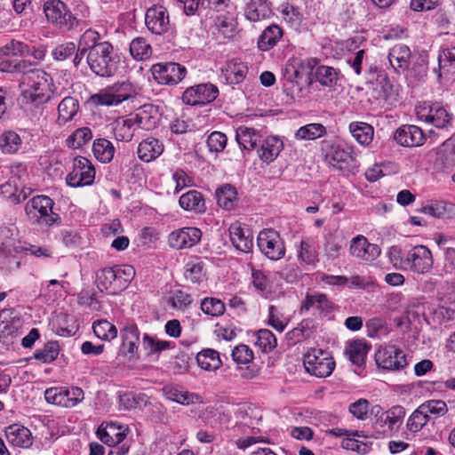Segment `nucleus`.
<instances>
[{"label": "nucleus", "mask_w": 455, "mask_h": 455, "mask_svg": "<svg viewBox=\"0 0 455 455\" xmlns=\"http://www.w3.org/2000/svg\"><path fill=\"white\" fill-rule=\"evenodd\" d=\"M316 81L323 86L333 87L338 81V72L335 68L329 66H319L315 72Z\"/></svg>", "instance_id": "50"}, {"label": "nucleus", "mask_w": 455, "mask_h": 455, "mask_svg": "<svg viewBox=\"0 0 455 455\" xmlns=\"http://www.w3.org/2000/svg\"><path fill=\"white\" fill-rule=\"evenodd\" d=\"M95 179V169L85 157L76 156L73 162V170L67 175V184L73 188L92 185Z\"/></svg>", "instance_id": "11"}, {"label": "nucleus", "mask_w": 455, "mask_h": 455, "mask_svg": "<svg viewBox=\"0 0 455 455\" xmlns=\"http://www.w3.org/2000/svg\"><path fill=\"white\" fill-rule=\"evenodd\" d=\"M326 134V128L319 123H312L299 127L294 136L299 140H314Z\"/></svg>", "instance_id": "43"}, {"label": "nucleus", "mask_w": 455, "mask_h": 455, "mask_svg": "<svg viewBox=\"0 0 455 455\" xmlns=\"http://www.w3.org/2000/svg\"><path fill=\"white\" fill-rule=\"evenodd\" d=\"M375 361L379 367L388 371H399L407 365L404 353L395 345L380 347L375 353Z\"/></svg>", "instance_id": "13"}, {"label": "nucleus", "mask_w": 455, "mask_h": 455, "mask_svg": "<svg viewBox=\"0 0 455 455\" xmlns=\"http://www.w3.org/2000/svg\"><path fill=\"white\" fill-rule=\"evenodd\" d=\"M22 87L20 104L26 110L38 108L47 103L52 94L53 81L52 76L42 69H35L22 75L20 81Z\"/></svg>", "instance_id": "1"}, {"label": "nucleus", "mask_w": 455, "mask_h": 455, "mask_svg": "<svg viewBox=\"0 0 455 455\" xmlns=\"http://www.w3.org/2000/svg\"><path fill=\"white\" fill-rule=\"evenodd\" d=\"M298 258L301 263L308 266H315L318 261L317 251L307 240L300 242Z\"/></svg>", "instance_id": "57"}, {"label": "nucleus", "mask_w": 455, "mask_h": 455, "mask_svg": "<svg viewBox=\"0 0 455 455\" xmlns=\"http://www.w3.org/2000/svg\"><path fill=\"white\" fill-rule=\"evenodd\" d=\"M164 152V144L154 137H148L143 140L138 146L137 154L139 158L146 163H149Z\"/></svg>", "instance_id": "28"}, {"label": "nucleus", "mask_w": 455, "mask_h": 455, "mask_svg": "<svg viewBox=\"0 0 455 455\" xmlns=\"http://www.w3.org/2000/svg\"><path fill=\"white\" fill-rule=\"evenodd\" d=\"M303 364L307 372L317 378L331 374L335 363L328 353L322 349H312L304 356Z\"/></svg>", "instance_id": "8"}, {"label": "nucleus", "mask_w": 455, "mask_h": 455, "mask_svg": "<svg viewBox=\"0 0 455 455\" xmlns=\"http://www.w3.org/2000/svg\"><path fill=\"white\" fill-rule=\"evenodd\" d=\"M5 436L9 443L15 447L27 449L33 443L30 430L20 424H12L5 428Z\"/></svg>", "instance_id": "24"}, {"label": "nucleus", "mask_w": 455, "mask_h": 455, "mask_svg": "<svg viewBox=\"0 0 455 455\" xmlns=\"http://www.w3.org/2000/svg\"><path fill=\"white\" fill-rule=\"evenodd\" d=\"M349 132L355 140L363 146H368L373 140L374 128L364 122H352Z\"/></svg>", "instance_id": "39"}, {"label": "nucleus", "mask_w": 455, "mask_h": 455, "mask_svg": "<svg viewBox=\"0 0 455 455\" xmlns=\"http://www.w3.org/2000/svg\"><path fill=\"white\" fill-rule=\"evenodd\" d=\"M79 111V101L70 96L65 97L58 105V117L56 123L63 125L73 120Z\"/></svg>", "instance_id": "37"}, {"label": "nucleus", "mask_w": 455, "mask_h": 455, "mask_svg": "<svg viewBox=\"0 0 455 455\" xmlns=\"http://www.w3.org/2000/svg\"><path fill=\"white\" fill-rule=\"evenodd\" d=\"M282 18L291 26H298L301 21V13L297 7L289 4L283 3L279 7Z\"/></svg>", "instance_id": "61"}, {"label": "nucleus", "mask_w": 455, "mask_h": 455, "mask_svg": "<svg viewBox=\"0 0 455 455\" xmlns=\"http://www.w3.org/2000/svg\"><path fill=\"white\" fill-rule=\"evenodd\" d=\"M283 36V29L276 25L267 26L258 38V48L262 52L273 49Z\"/></svg>", "instance_id": "32"}, {"label": "nucleus", "mask_w": 455, "mask_h": 455, "mask_svg": "<svg viewBox=\"0 0 455 455\" xmlns=\"http://www.w3.org/2000/svg\"><path fill=\"white\" fill-rule=\"evenodd\" d=\"M28 52V46L17 40H12L0 46V71L21 72L26 66L25 61L12 60V57L24 56Z\"/></svg>", "instance_id": "5"}, {"label": "nucleus", "mask_w": 455, "mask_h": 455, "mask_svg": "<svg viewBox=\"0 0 455 455\" xmlns=\"http://www.w3.org/2000/svg\"><path fill=\"white\" fill-rule=\"evenodd\" d=\"M142 345L148 354L160 353L171 347L170 341L157 339L147 333L143 335Z\"/></svg>", "instance_id": "59"}, {"label": "nucleus", "mask_w": 455, "mask_h": 455, "mask_svg": "<svg viewBox=\"0 0 455 455\" xmlns=\"http://www.w3.org/2000/svg\"><path fill=\"white\" fill-rule=\"evenodd\" d=\"M154 78L162 84H177L185 77L187 69L175 62L156 63L152 66Z\"/></svg>", "instance_id": "14"}, {"label": "nucleus", "mask_w": 455, "mask_h": 455, "mask_svg": "<svg viewBox=\"0 0 455 455\" xmlns=\"http://www.w3.org/2000/svg\"><path fill=\"white\" fill-rule=\"evenodd\" d=\"M44 11L47 20L60 29L71 30L79 23V20L60 0L47 1L44 4Z\"/></svg>", "instance_id": "6"}, {"label": "nucleus", "mask_w": 455, "mask_h": 455, "mask_svg": "<svg viewBox=\"0 0 455 455\" xmlns=\"http://www.w3.org/2000/svg\"><path fill=\"white\" fill-rule=\"evenodd\" d=\"M44 398L49 403L72 408L84 400V394L83 389L77 387L69 388L53 387L45 390Z\"/></svg>", "instance_id": "9"}, {"label": "nucleus", "mask_w": 455, "mask_h": 455, "mask_svg": "<svg viewBox=\"0 0 455 455\" xmlns=\"http://www.w3.org/2000/svg\"><path fill=\"white\" fill-rule=\"evenodd\" d=\"M118 282L114 267H106L97 272L96 283L101 291L114 294L122 291V283Z\"/></svg>", "instance_id": "31"}, {"label": "nucleus", "mask_w": 455, "mask_h": 455, "mask_svg": "<svg viewBox=\"0 0 455 455\" xmlns=\"http://www.w3.org/2000/svg\"><path fill=\"white\" fill-rule=\"evenodd\" d=\"M192 303L190 294L181 291H172L168 298V304L176 309H184Z\"/></svg>", "instance_id": "62"}, {"label": "nucleus", "mask_w": 455, "mask_h": 455, "mask_svg": "<svg viewBox=\"0 0 455 455\" xmlns=\"http://www.w3.org/2000/svg\"><path fill=\"white\" fill-rule=\"evenodd\" d=\"M427 416H443L448 411V407L443 400H429L419 405Z\"/></svg>", "instance_id": "64"}, {"label": "nucleus", "mask_w": 455, "mask_h": 455, "mask_svg": "<svg viewBox=\"0 0 455 455\" xmlns=\"http://www.w3.org/2000/svg\"><path fill=\"white\" fill-rule=\"evenodd\" d=\"M201 309L206 315L220 316L225 312V305L216 298H205L201 302Z\"/></svg>", "instance_id": "60"}, {"label": "nucleus", "mask_w": 455, "mask_h": 455, "mask_svg": "<svg viewBox=\"0 0 455 455\" xmlns=\"http://www.w3.org/2000/svg\"><path fill=\"white\" fill-rule=\"evenodd\" d=\"M126 428L116 422L101 424L97 430L98 438L109 445L120 444L126 436Z\"/></svg>", "instance_id": "27"}, {"label": "nucleus", "mask_w": 455, "mask_h": 455, "mask_svg": "<svg viewBox=\"0 0 455 455\" xmlns=\"http://www.w3.org/2000/svg\"><path fill=\"white\" fill-rule=\"evenodd\" d=\"M94 156L101 163H109L115 154L113 144L106 139H98L92 145Z\"/></svg>", "instance_id": "45"}, {"label": "nucleus", "mask_w": 455, "mask_h": 455, "mask_svg": "<svg viewBox=\"0 0 455 455\" xmlns=\"http://www.w3.org/2000/svg\"><path fill=\"white\" fill-rule=\"evenodd\" d=\"M221 72L228 84H238L244 80L248 68L245 63L238 59H233L226 62L221 68Z\"/></svg>", "instance_id": "29"}, {"label": "nucleus", "mask_w": 455, "mask_h": 455, "mask_svg": "<svg viewBox=\"0 0 455 455\" xmlns=\"http://www.w3.org/2000/svg\"><path fill=\"white\" fill-rule=\"evenodd\" d=\"M204 262L199 258L190 259L185 265V277L192 283H200L204 277Z\"/></svg>", "instance_id": "51"}, {"label": "nucleus", "mask_w": 455, "mask_h": 455, "mask_svg": "<svg viewBox=\"0 0 455 455\" xmlns=\"http://www.w3.org/2000/svg\"><path fill=\"white\" fill-rule=\"evenodd\" d=\"M86 61L91 71L100 77H111L118 70V57L114 53L112 44L107 41L90 51Z\"/></svg>", "instance_id": "2"}, {"label": "nucleus", "mask_w": 455, "mask_h": 455, "mask_svg": "<svg viewBox=\"0 0 455 455\" xmlns=\"http://www.w3.org/2000/svg\"><path fill=\"white\" fill-rule=\"evenodd\" d=\"M349 252L353 257L365 261H372L380 254L379 247L371 243L362 235H358L350 241Z\"/></svg>", "instance_id": "19"}, {"label": "nucleus", "mask_w": 455, "mask_h": 455, "mask_svg": "<svg viewBox=\"0 0 455 455\" xmlns=\"http://www.w3.org/2000/svg\"><path fill=\"white\" fill-rule=\"evenodd\" d=\"M394 139L403 147H419L424 144L426 137L419 126L406 124L395 132Z\"/></svg>", "instance_id": "21"}, {"label": "nucleus", "mask_w": 455, "mask_h": 455, "mask_svg": "<svg viewBox=\"0 0 455 455\" xmlns=\"http://www.w3.org/2000/svg\"><path fill=\"white\" fill-rule=\"evenodd\" d=\"M92 329L94 334L102 340H111L117 336L116 326L107 320L94 322Z\"/></svg>", "instance_id": "53"}, {"label": "nucleus", "mask_w": 455, "mask_h": 455, "mask_svg": "<svg viewBox=\"0 0 455 455\" xmlns=\"http://www.w3.org/2000/svg\"><path fill=\"white\" fill-rule=\"evenodd\" d=\"M138 128L150 131L156 128L161 120L158 108L154 105H144L132 116Z\"/></svg>", "instance_id": "22"}, {"label": "nucleus", "mask_w": 455, "mask_h": 455, "mask_svg": "<svg viewBox=\"0 0 455 455\" xmlns=\"http://www.w3.org/2000/svg\"><path fill=\"white\" fill-rule=\"evenodd\" d=\"M370 97L381 107L384 104L392 105L396 100V90L384 71L377 73L375 81L370 87Z\"/></svg>", "instance_id": "10"}, {"label": "nucleus", "mask_w": 455, "mask_h": 455, "mask_svg": "<svg viewBox=\"0 0 455 455\" xmlns=\"http://www.w3.org/2000/svg\"><path fill=\"white\" fill-rule=\"evenodd\" d=\"M405 416V410L403 406L396 405L385 412L382 422L391 432L398 431Z\"/></svg>", "instance_id": "46"}, {"label": "nucleus", "mask_w": 455, "mask_h": 455, "mask_svg": "<svg viewBox=\"0 0 455 455\" xmlns=\"http://www.w3.org/2000/svg\"><path fill=\"white\" fill-rule=\"evenodd\" d=\"M355 159L353 148L346 143L333 144L326 154L328 164L339 171L347 169Z\"/></svg>", "instance_id": "18"}, {"label": "nucleus", "mask_w": 455, "mask_h": 455, "mask_svg": "<svg viewBox=\"0 0 455 455\" xmlns=\"http://www.w3.org/2000/svg\"><path fill=\"white\" fill-rule=\"evenodd\" d=\"M257 340L255 342L260 350L264 353L272 351L277 345V339L275 334L267 329H260L256 333Z\"/></svg>", "instance_id": "54"}, {"label": "nucleus", "mask_w": 455, "mask_h": 455, "mask_svg": "<svg viewBox=\"0 0 455 455\" xmlns=\"http://www.w3.org/2000/svg\"><path fill=\"white\" fill-rule=\"evenodd\" d=\"M230 240L233 245L240 251L249 252L253 246V237L248 228L234 223L229 228Z\"/></svg>", "instance_id": "23"}, {"label": "nucleus", "mask_w": 455, "mask_h": 455, "mask_svg": "<svg viewBox=\"0 0 455 455\" xmlns=\"http://www.w3.org/2000/svg\"><path fill=\"white\" fill-rule=\"evenodd\" d=\"M196 362L199 367L205 371H215L222 364L219 353L211 348L199 352L196 355Z\"/></svg>", "instance_id": "41"}, {"label": "nucleus", "mask_w": 455, "mask_h": 455, "mask_svg": "<svg viewBox=\"0 0 455 455\" xmlns=\"http://www.w3.org/2000/svg\"><path fill=\"white\" fill-rule=\"evenodd\" d=\"M59 353V343L56 341H49L43 348L36 351L34 357L44 363H50L58 357Z\"/></svg>", "instance_id": "52"}, {"label": "nucleus", "mask_w": 455, "mask_h": 455, "mask_svg": "<svg viewBox=\"0 0 455 455\" xmlns=\"http://www.w3.org/2000/svg\"><path fill=\"white\" fill-rule=\"evenodd\" d=\"M437 60L439 77L442 73L455 75V46L442 49Z\"/></svg>", "instance_id": "40"}, {"label": "nucleus", "mask_w": 455, "mask_h": 455, "mask_svg": "<svg viewBox=\"0 0 455 455\" xmlns=\"http://www.w3.org/2000/svg\"><path fill=\"white\" fill-rule=\"evenodd\" d=\"M54 202L47 196H36L25 205V212L32 224L51 227L60 222L58 213L52 211Z\"/></svg>", "instance_id": "3"}, {"label": "nucleus", "mask_w": 455, "mask_h": 455, "mask_svg": "<svg viewBox=\"0 0 455 455\" xmlns=\"http://www.w3.org/2000/svg\"><path fill=\"white\" fill-rule=\"evenodd\" d=\"M310 309H317L321 312L329 313L332 309V303L327 295L321 292L307 293L305 299L302 301L300 310L309 311Z\"/></svg>", "instance_id": "35"}, {"label": "nucleus", "mask_w": 455, "mask_h": 455, "mask_svg": "<svg viewBox=\"0 0 455 455\" xmlns=\"http://www.w3.org/2000/svg\"><path fill=\"white\" fill-rule=\"evenodd\" d=\"M130 52L137 60H146L152 55V47L146 38L139 36L132 40Z\"/></svg>", "instance_id": "47"}, {"label": "nucleus", "mask_w": 455, "mask_h": 455, "mask_svg": "<svg viewBox=\"0 0 455 455\" xmlns=\"http://www.w3.org/2000/svg\"><path fill=\"white\" fill-rule=\"evenodd\" d=\"M202 237V232L199 228L187 227L170 234L168 242L171 247L175 249L190 248L196 244Z\"/></svg>", "instance_id": "20"}, {"label": "nucleus", "mask_w": 455, "mask_h": 455, "mask_svg": "<svg viewBox=\"0 0 455 455\" xmlns=\"http://www.w3.org/2000/svg\"><path fill=\"white\" fill-rule=\"evenodd\" d=\"M370 348L371 347L366 342L356 339L348 344L346 348V354L352 363L362 366L365 363Z\"/></svg>", "instance_id": "38"}, {"label": "nucleus", "mask_w": 455, "mask_h": 455, "mask_svg": "<svg viewBox=\"0 0 455 455\" xmlns=\"http://www.w3.org/2000/svg\"><path fill=\"white\" fill-rule=\"evenodd\" d=\"M21 145V139L18 133L7 131L0 135V148L5 154L16 153Z\"/></svg>", "instance_id": "48"}, {"label": "nucleus", "mask_w": 455, "mask_h": 455, "mask_svg": "<svg viewBox=\"0 0 455 455\" xmlns=\"http://www.w3.org/2000/svg\"><path fill=\"white\" fill-rule=\"evenodd\" d=\"M272 4L268 0H249L244 15L251 22H258L270 16Z\"/></svg>", "instance_id": "30"}, {"label": "nucleus", "mask_w": 455, "mask_h": 455, "mask_svg": "<svg viewBox=\"0 0 455 455\" xmlns=\"http://www.w3.org/2000/svg\"><path fill=\"white\" fill-rule=\"evenodd\" d=\"M411 57L410 48L403 44L394 45L388 53L389 63L397 73H404L408 70Z\"/></svg>", "instance_id": "26"}, {"label": "nucleus", "mask_w": 455, "mask_h": 455, "mask_svg": "<svg viewBox=\"0 0 455 455\" xmlns=\"http://www.w3.org/2000/svg\"><path fill=\"white\" fill-rule=\"evenodd\" d=\"M430 416L425 414L424 411L419 406L409 417L407 427L411 432L417 433L429 421Z\"/></svg>", "instance_id": "58"}, {"label": "nucleus", "mask_w": 455, "mask_h": 455, "mask_svg": "<svg viewBox=\"0 0 455 455\" xmlns=\"http://www.w3.org/2000/svg\"><path fill=\"white\" fill-rule=\"evenodd\" d=\"M92 139V132L89 127L76 129L66 140V145L70 148H79Z\"/></svg>", "instance_id": "49"}, {"label": "nucleus", "mask_w": 455, "mask_h": 455, "mask_svg": "<svg viewBox=\"0 0 455 455\" xmlns=\"http://www.w3.org/2000/svg\"><path fill=\"white\" fill-rule=\"evenodd\" d=\"M100 35L97 31L93 29H87L84 32L79 39L78 45L83 51H87L88 52L92 51L94 47H98L101 45V42H99Z\"/></svg>", "instance_id": "63"}, {"label": "nucleus", "mask_w": 455, "mask_h": 455, "mask_svg": "<svg viewBox=\"0 0 455 455\" xmlns=\"http://www.w3.org/2000/svg\"><path fill=\"white\" fill-rule=\"evenodd\" d=\"M405 263L415 273H427L433 267L432 253L427 246H415L407 252Z\"/></svg>", "instance_id": "17"}, {"label": "nucleus", "mask_w": 455, "mask_h": 455, "mask_svg": "<svg viewBox=\"0 0 455 455\" xmlns=\"http://www.w3.org/2000/svg\"><path fill=\"white\" fill-rule=\"evenodd\" d=\"M419 121L429 124L437 129H449L452 124V115L440 102L423 101L415 107Z\"/></svg>", "instance_id": "4"}, {"label": "nucleus", "mask_w": 455, "mask_h": 455, "mask_svg": "<svg viewBox=\"0 0 455 455\" xmlns=\"http://www.w3.org/2000/svg\"><path fill=\"white\" fill-rule=\"evenodd\" d=\"M132 97L131 84L121 83L92 94L88 103L94 106H116Z\"/></svg>", "instance_id": "7"}, {"label": "nucleus", "mask_w": 455, "mask_h": 455, "mask_svg": "<svg viewBox=\"0 0 455 455\" xmlns=\"http://www.w3.org/2000/svg\"><path fill=\"white\" fill-rule=\"evenodd\" d=\"M257 243L261 252L271 260L280 259L285 254L284 244L280 235L274 229L260 231Z\"/></svg>", "instance_id": "12"}, {"label": "nucleus", "mask_w": 455, "mask_h": 455, "mask_svg": "<svg viewBox=\"0 0 455 455\" xmlns=\"http://www.w3.org/2000/svg\"><path fill=\"white\" fill-rule=\"evenodd\" d=\"M136 124L132 117L118 122L114 129L116 140L130 141L134 134Z\"/></svg>", "instance_id": "56"}, {"label": "nucleus", "mask_w": 455, "mask_h": 455, "mask_svg": "<svg viewBox=\"0 0 455 455\" xmlns=\"http://www.w3.org/2000/svg\"><path fill=\"white\" fill-rule=\"evenodd\" d=\"M124 347H127V353L133 355L138 351L140 332L137 324L132 321H126L121 330Z\"/></svg>", "instance_id": "33"}, {"label": "nucleus", "mask_w": 455, "mask_h": 455, "mask_svg": "<svg viewBox=\"0 0 455 455\" xmlns=\"http://www.w3.org/2000/svg\"><path fill=\"white\" fill-rule=\"evenodd\" d=\"M219 90L212 84H200L188 88L182 94V100L187 105H204L213 101Z\"/></svg>", "instance_id": "16"}, {"label": "nucleus", "mask_w": 455, "mask_h": 455, "mask_svg": "<svg viewBox=\"0 0 455 455\" xmlns=\"http://www.w3.org/2000/svg\"><path fill=\"white\" fill-rule=\"evenodd\" d=\"M218 204L225 210H232L236 205L237 192L235 187L227 184L216 191Z\"/></svg>", "instance_id": "42"}, {"label": "nucleus", "mask_w": 455, "mask_h": 455, "mask_svg": "<svg viewBox=\"0 0 455 455\" xmlns=\"http://www.w3.org/2000/svg\"><path fill=\"white\" fill-rule=\"evenodd\" d=\"M145 24L147 28L156 36L168 33L171 24L167 9L159 4L148 8L145 14Z\"/></svg>", "instance_id": "15"}, {"label": "nucleus", "mask_w": 455, "mask_h": 455, "mask_svg": "<svg viewBox=\"0 0 455 455\" xmlns=\"http://www.w3.org/2000/svg\"><path fill=\"white\" fill-rule=\"evenodd\" d=\"M236 140L246 150L253 149L260 139V135L253 129L240 126L236 130Z\"/></svg>", "instance_id": "44"}, {"label": "nucleus", "mask_w": 455, "mask_h": 455, "mask_svg": "<svg viewBox=\"0 0 455 455\" xmlns=\"http://www.w3.org/2000/svg\"><path fill=\"white\" fill-rule=\"evenodd\" d=\"M367 335L370 338H380L389 332L387 321L381 317H372L366 322Z\"/></svg>", "instance_id": "55"}, {"label": "nucleus", "mask_w": 455, "mask_h": 455, "mask_svg": "<svg viewBox=\"0 0 455 455\" xmlns=\"http://www.w3.org/2000/svg\"><path fill=\"white\" fill-rule=\"evenodd\" d=\"M164 394L168 400L176 402L182 405L202 403L203 398L196 393H191L180 386H165L163 388Z\"/></svg>", "instance_id": "25"}, {"label": "nucleus", "mask_w": 455, "mask_h": 455, "mask_svg": "<svg viewBox=\"0 0 455 455\" xmlns=\"http://www.w3.org/2000/svg\"><path fill=\"white\" fill-rule=\"evenodd\" d=\"M283 148V142L275 136L266 138L259 150V158L267 163H272Z\"/></svg>", "instance_id": "36"}, {"label": "nucleus", "mask_w": 455, "mask_h": 455, "mask_svg": "<svg viewBox=\"0 0 455 455\" xmlns=\"http://www.w3.org/2000/svg\"><path fill=\"white\" fill-rule=\"evenodd\" d=\"M179 204L183 210L195 213H204L206 210L204 198L197 190H189L181 195Z\"/></svg>", "instance_id": "34"}]
</instances>
